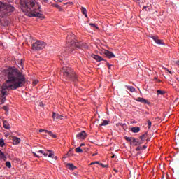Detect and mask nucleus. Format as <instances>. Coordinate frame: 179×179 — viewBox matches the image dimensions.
Here are the masks:
<instances>
[{
  "label": "nucleus",
  "instance_id": "1a4fd4ad",
  "mask_svg": "<svg viewBox=\"0 0 179 179\" xmlns=\"http://www.w3.org/2000/svg\"><path fill=\"white\" fill-rule=\"evenodd\" d=\"M76 138L78 139H81V140L86 139V131H83L77 134Z\"/></svg>",
  "mask_w": 179,
  "mask_h": 179
},
{
  "label": "nucleus",
  "instance_id": "9d476101",
  "mask_svg": "<svg viewBox=\"0 0 179 179\" xmlns=\"http://www.w3.org/2000/svg\"><path fill=\"white\" fill-rule=\"evenodd\" d=\"M92 57L94 58L96 61H98V62H100V61H104V59L99 55H92Z\"/></svg>",
  "mask_w": 179,
  "mask_h": 179
},
{
  "label": "nucleus",
  "instance_id": "393cba45",
  "mask_svg": "<svg viewBox=\"0 0 179 179\" xmlns=\"http://www.w3.org/2000/svg\"><path fill=\"white\" fill-rule=\"evenodd\" d=\"M104 125H108V121L104 120L103 123L100 124L101 127H104Z\"/></svg>",
  "mask_w": 179,
  "mask_h": 179
},
{
  "label": "nucleus",
  "instance_id": "79ce46f5",
  "mask_svg": "<svg viewBox=\"0 0 179 179\" xmlns=\"http://www.w3.org/2000/svg\"><path fill=\"white\" fill-rule=\"evenodd\" d=\"M52 138H57V135H55V134H53L52 135Z\"/></svg>",
  "mask_w": 179,
  "mask_h": 179
},
{
  "label": "nucleus",
  "instance_id": "f03ea898",
  "mask_svg": "<svg viewBox=\"0 0 179 179\" xmlns=\"http://www.w3.org/2000/svg\"><path fill=\"white\" fill-rule=\"evenodd\" d=\"M20 5L22 11L29 13L28 16L44 19L43 14L40 13L41 8L38 3H36V0H21Z\"/></svg>",
  "mask_w": 179,
  "mask_h": 179
},
{
  "label": "nucleus",
  "instance_id": "4c0bfd02",
  "mask_svg": "<svg viewBox=\"0 0 179 179\" xmlns=\"http://www.w3.org/2000/svg\"><path fill=\"white\" fill-rule=\"evenodd\" d=\"M45 131H48V130H45V129H41L39 130V132H45Z\"/></svg>",
  "mask_w": 179,
  "mask_h": 179
},
{
  "label": "nucleus",
  "instance_id": "a18cd8bd",
  "mask_svg": "<svg viewBox=\"0 0 179 179\" xmlns=\"http://www.w3.org/2000/svg\"><path fill=\"white\" fill-rule=\"evenodd\" d=\"M144 137H145V134L141 136V139H143Z\"/></svg>",
  "mask_w": 179,
  "mask_h": 179
},
{
  "label": "nucleus",
  "instance_id": "58836bf2",
  "mask_svg": "<svg viewBox=\"0 0 179 179\" xmlns=\"http://www.w3.org/2000/svg\"><path fill=\"white\" fill-rule=\"evenodd\" d=\"M55 6L56 8H58L59 9H61V7H59V6L58 4H55Z\"/></svg>",
  "mask_w": 179,
  "mask_h": 179
},
{
  "label": "nucleus",
  "instance_id": "aec40b11",
  "mask_svg": "<svg viewBox=\"0 0 179 179\" xmlns=\"http://www.w3.org/2000/svg\"><path fill=\"white\" fill-rule=\"evenodd\" d=\"M37 153H41V155H44L45 156V157H47V156H48V153H45V152H44V150H38V151H37Z\"/></svg>",
  "mask_w": 179,
  "mask_h": 179
},
{
  "label": "nucleus",
  "instance_id": "a211bd4d",
  "mask_svg": "<svg viewBox=\"0 0 179 179\" xmlns=\"http://www.w3.org/2000/svg\"><path fill=\"white\" fill-rule=\"evenodd\" d=\"M81 12H82L83 15H84L85 16V17H87V10H86V8L85 7H82Z\"/></svg>",
  "mask_w": 179,
  "mask_h": 179
},
{
  "label": "nucleus",
  "instance_id": "dca6fc26",
  "mask_svg": "<svg viewBox=\"0 0 179 179\" xmlns=\"http://www.w3.org/2000/svg\"><path fill=\"white\" fill-rule=\"evenodd\" d=\"M137 101H139L140 103H144V104H148L149 103L146 99L141 97L137 99Z\"/></svg>",
  "mask_w": 179,
  "mask_h": 179
},
{
  "label": "nucleus",
  "instance_id": "b1692460",
  "mask_svg": "<svg viewBox=\"0 0 179 179\" xmlns=\"http://www.w3.org/2000/svg\"><path fill=\"white\" fill-rule=\"evenodd\" d=\"M48 152H49V155H48V157H54V152L51 151V150H48Z\"/></svg>",
  "mask_w": 179,
  "mask_h": 179
},
{
  "label": "nucleus",
  "instance_id": "bb28decb",
  "mask_svg": "<svg viewBox=\"0 0 179 179\" xmlns=\"http://www.w3.org/2000/svg\"><path fill=\"white\" fill-rule=\"evenodd\" d=\"M90 26H92V27L99 29V27L96 24L90 23Z\"/></svg>",
  "mask_w": 179,
  "mask_h": 179
},
{
  "label": "nucleus",
  "instance_id": "cd10ccee",
  "mask_svg": "<svg viewBox=\"0 0 179 179\" xmlns=\"http://www.w3.org/2000/svg\"><path fill=\"white\" fill-rule=\"evenodd\" d=\"M45 134H48V135H49L50 136H52V131H45Z\"/></svg>",
  "mask_w": 179,
  "mask_h": 179
},
{
  "label": "nucleus",
  "instance_id": "6e6d98bb",
  "mask_svg": "<svg viewBox=\"0 0 179 179\" xmlns=\"http://www.w3.org/2000/svg\"><path fill=\"white\" fill-rule=\"evenodd\" d=\"M62 60L64 59V57H62Z\"/></svg>",
  "mask_w": 179,
  "mask_h": 179
},
{
  "label": "nucleus",
  "instance_id": "2eb2a0df",
  "mask_svg": "<svg viewBox=\"0 0 179 179\" xmlns=\"http://www.w3.org/2000/svg\"><path fill=\"white\" fill-rule=\"evenodd\" d=\"M66 167H67V169H69V170L76 169V166H75V165H73V164H71V163L67 164Z\"/></svg>",
  "mask_w": 179,
  "mask_h": 179
},
{
  "label": "nucleus",
  "instance_id": "3c124183",
  "mask_svg": "<svg viewBox=\"0 0 179 179\" xmlns=\"http://www.w3.org/2000/svg\"><path fill=\"white\" fill-rule=\"evenodd\" d=\"M146 8H147L146 6H144L143 9H146Z\"/></svg>",
  "mask_w": 179,
  "mask_h": 179
},
{
  "label": "nucleus",
  "instance_id": "f3484780",
  "mask_svg": "<svg viewBox=\"0 0 179 179\" xmlns=\"http://www.w3.org/2000/svg\"><path fill=\"white\" fill-rule=\"evenodd\" d=\"M131 129L134 132V134H138V132L141 131V129L138 127H132Z\"/></svg>",
  "mask_w": 179,
  "mask_h": 179
},
{
  "label": "nucleus",
  "instance_id": "e433bc0d",
  "mask_svg": "<svg viewBox=\"0 0 179 179\" xmlns=\"http://www.w3.org/2000/svg\"><path fill=\"white\" fill-rule=\"evenodd\" d=\"M99 166H101V167H107V165H103V163H99Z\"/></svg>",
  "mask_w": 179,
  "mask_h": 179
},
{
  "label": "nucleus",
  "instance_id": "0eeeda50",
  "mask_svg": "<svg viewBox=\"0 0 179 179\" xmlns=\"http://www.w3.org/2000/svg\"><path fill=\"white\" fill-rule=\"evenodd\" d=\"M52 118L54 120H66V116H64L62 115H59L55 112L52 113Z\"/></svg>",
  "mask_w": 179,
  "mask_h": 179
},
{
  "label": "nucleus",
  "instance_id": "8fccbe9b",
  "mask_svg": "<svg viewBox=\"0 0 179 179\" xmlns=\"http://www.w3.org/2000/svg\"><path fill=\"white\" fill-rule=\"evenodd\" d=\"M41 107H43L44 106L43 103H40Z\"/></svg>",
  "mask_w": 179,
  "mask_h": 179
},
{
  "label": "nucleus",
  "instance_id": "ea45409f",
  "mask_svg": "<svg viewBox=\"0 0 179 179\" xmlns=\"http://www.w3.org/2000/svg\"><path fill=\"white\" fill-rule=\"evenodd\" d=\"M52 159H55V160H58V157H57V156L54 157L53 156Z\"/></svg>",
  "mask_w": 179,
  "mask_h": 179
},
{
  "label": "nucleus",
  "instance_id": "a878e982",
  "mask_svg": "<svg viewBox=\"0 0 179 179\" xmlns=\"http://www.w3.org/2000/svg\"><path fill=\"white\" fill-rule=\"evenodd\" d=\"M6 167H8V169H10V167H12V164H10V162H6Z\"/></svg>",
  "mask_w": 179,
  "mask_h": 179
},
{
  "label": "nucleus",
  "instance_id": "39448f33",
  "mask_svg": "<svg viewBox=\"0 0 179 179\" xmlns=\"http://www.w3.org/2000/svg\"><path fill=\"white\" fill-rule=\"evenodd\" d=\"M15 10V7L12 6L10 4L6 5L5 3L0 1V12H3L6 13L7 12H13Z\"/></svg>",
  "mask_w": 179,
  "mask_h": 179
},
{
  "label": "nucleus",
  "instance_id": "c756f323",
  "mask_svg": "<svg viewBox=\"0 0 179 179\" xmlns=\"http://www.w3.org/2000/svg\"><path fill=\"white\" fill-rule=\"evenodd\" d=\"M32 153H33V155H34V156L35 157H38V158L41 157V155H37V153H36V152H32Z\"/></svg>",
  "mask_w": 179,
  "mask_h": 179
},
{
  "label": "nucleus",
  "instance_id": "9b49d317",
  "mask_svg": "<svg viewBox=\"0 0 179 179\" xmlns=\"http://www.w3.org/2000/svg\"><path fill=\"white\" fill-rule=\"evenodd\" d=\"M130 145H132L133 146H138V145H141V143H139V141L133 138V139L131 140V142L130 143Z\"/></svg>",
  "mask_w": 179,
  "mask_h": 179
},
{
  "label": "nucleus",
  "instance_id": "7ed1b4c3",
  "mask_svg": "<svg viewBox=\"0 0 179 179\" xmlns=\"http://www.w3.org/2000/svg\"><path fill=\"white\" fill-rule=\"evenodd\" d=\"M62 72H63L64 76H65L67 79H69V78H73L74 80H76L78 78L75 75V72H73V71H72L71 68L63 67Z\"/></svg>",
  "mask_w": 179,
  "mask_h": 179
},
{
  "label": "nucleus",
  "instance_id": "603ef678",
  "mask_svg": "<svg viewBox=\"0 0 179 179\" xmlns=\"http://www.w3.org/2000/svg\"><path fill=\"white\" fill-rule=\"evenodd\" d=\"M120 125H122V127H124V125H125V124H120Z\"/></svg>",
  "mask_w": 179,
  "mask_h": 179
},
{
  "label": "nucleus",
  "instance_id": "72a5a7b5",
  "mask_svg": "<svg viewBox=\"0 0 179 179\" xmlns=\"http://www.w3.org/2000/svg\"><path fill=\"white\" fill-rule=\"evenodd\" d=\"M37 83H38V80H34V81H33L34 86H36V85H37Z\"/></svg>",
  "mask_w": 179,
  "mask_h": 179
},
{
  "label": "nucleus",
  "instance_id": "de8ad7c7",
  "mask_svg": "<svg viewBox=\"0 0 179 179\" xmlns=\"http://www.w3.org/2000/svg\"><path fill=\"white\" fill-rule=\"evenodd\" d=\"M143 149H146V145H143Z\"/></svg>",
  "mask_w": 179,
  "mask_h": 179
},
{
  "label": "nucleus",
  "instance_id": "6ab92c4d",
  "mask_svg": "<svg viewBox=\"0 0 179 179\" xmlns=\"http://www.w3.org/2000/svg\"><path fill=\"white\" fill-rule=\"evenodd\" d=\"M0 159L1 160H6V157H5V154L0 150Z\"/></svg>",
  "mask_w": 179,
  "mask_h": 179
},
{
  "label": "nucleus",
  "instance_id": "5fc2aeb1",
  "mask_svg": "<svg viewBox=\"0 0 179 179\" xmlns=\"http://www.w3.org/2000/svg\"><path fill=\"white\" fill-rule=\"evenodd\" d=\"M114 157H115V156H114V155H113V156H112V159H114Z\"/></svg>",
  "mask_w": 179,
  "mask_h": 179
},
{
  "label": "nucleus",
  "instance_id": "423d86ee",
  "mask_svg": "<svg viewBox=\"0 0 179 179\" xmlns=\"http://www.w3.org/2000/svg\"><path fill=\"white\" fill-rule=\"evenodd\" d=\"M45 43L41 41H36L34 44H32V49L34 50H43L45 48Z\"/></svg>",
  "mask_w": 179,
  "mask_h": 179
},
{
  "label": "nucleus",
  "instance_id": "09e8293b",
  "mask_svg": "<svg viewBox=\"0 0 179 179\" xmlns=\"http://www.w3.org/2000/svg\"><path fill=\"white\" fill-rule=\"evenodd\" d=\"M97 155V153H94L92 154V156H96Z\"/></svg>",
  "mask_w": 179,
  "mask_h": 179
},
{
  "label": "nucleus",
  "instance_id": "49530a36",
  "mask_svg": "<svg viewBox=\"0 0 179 179\" xmlns=\"http://www.w3.org/2000/svg\"><path fill=\"white\" fill-rule=\"evenodd\" d=\"M80 147H82V146H85V143H82V144H80Z\"/></svg>",
  "mask_w": 179,
  "mask_h": 179
},
{
  "label": "nucleus",
  "instance_id": "4468645a",
  "mask_svg": "<svg viewBox=\"0 0 179 179\" xmlns=\"http://www.w3.org/2000/svg\"><path fill=\"white\" fill-rule=\"evenodd\" d=\"M3 127L6 129H9L10 128V125L9 124V122H8V121H6V120H4L3 122Z\"/></svg>",
  "mask_w": 179,
  "mask_h": 179
},
{
  "label": "nucleus",
  "instance_id": "20e7f679",
  "mask_svg": "<svg viewBox=\"0 0 179 179\" xmlns=\"http://www.w3.org/2000/svg\"><path fill=\"white\" fill-rule=\"evenodd\" d=\"M66 47H69V50L70 51H73V48H85V45H83V43L82 42H78V41L74 40L71 42L70 44H67Z\"/></svg>",
  "mask_w": 179,
  "mask_h": 179
},
{
  "label": "nucleus",
  "instance_id": "6e6552de",
  "mask_svg": "<svg viewBox=\"0 0 179 179\" xmlns=\"http://www.w3.org/2000/svg\"><path fill=\"white\" fill-rule=\"evenodd\" d=\"M103 52L108 58H115V55L110 51L104 50Z\"/></svg>",
  "mask_w": 179,
  "mask_h": 179
},
{
  "label": "nucleus",
  "instance_id": "37998d69",
  "mask_svg": "<svg viewBox=\"0 0 179 179\" xmlns=\"http://www.w3.org/2000/svg\"><path fill=\"white\" fill-rule=\"evenodd\" d=\"M55 1V2H61V1H62V0H54Z\"/></svg>",
  "mask_w": 179,
  "mask_h": 179
},
{
  "label": "nucleus",
  "instance_id": "7c9ffc66",
  "mask_svg": "<svg viewBox=\"0 0 179 179\" xmlns=\"http://www.w3.org/2000/svg\"><path fill=\"white\" fill-rule=\"evenodd\" d=\"M133 138H132V137H126V141H128L131 143V142H132Z\"/></svg>",
  "mask_w": 179,
  "mask_h": 179
},
{
  "label": "nucleus",
  "instance_id": "864d4df0",
  "mask_svg": "<svg viewBox=\"0 0 179 179\" xmlns=\"http://www.w3.org/2000/svg\"><path fill=\"white\" fill-rule=\"evenodd\" d=\"M115 173H118V171H117V170H115Z\"/></svg>",
  "mask_w": 179,
  "mask_h": 179
},
{
  "label": "nucleus",
  "instance_id": "ddd939ff",
  "mask_svg": "<svg viewBox=\"0 0 179 179\" xmlns=\"http://www.w3.org/2000/svg\"><path fill=\"white\" fill-rule=\"evenodd\" d=\"M21 140L20 138L17 137H13V145H19V143H20Z\"/></svg>",
  "mask_w": 179,
  "mask_h": 179
},
{
  "label": "nucleus",
  "instance_id": "4be33fe9",
  "mask_svg": "<svg viewBox=\"0 0 179 179\" xmlns=\"http://www.w3.org/2000/svg\"><path fill=\"white\" fill-rule=\"evenodd\" d=\"M128 90H130L131 92V93H134V92H135V87H132V86H127Z\"/></svg>",
  "mask_w": 179,
  "mask_h": 179
},
{
  "label": "nucleus",
  "instance_id": "c03bdc74",
  "mask_svg": "<svg viewBox=\"0 0 179 179\" xmlns=\"http://www.w3.org/2000/svg\"><path fill=\"white\" fill-rule=\"evenodd\" d=\"M136 150H141V148L140 147H138L137 148H136Z\"/></svg>",
  "mask_w": 179,
  "mask_h": 179
},
{
  "label": "nucleus",
  "instance_id": "2f4dec72",
  "mask_svg": "<svg viewBox=\"0 0 179 179\" xmlns=\"http://www.w3.org/2000/svg\"><path fill=\"white\" fill-rule=\"evenodd\" d=\"M148 129H150V128H152V122H150V120H148Z\"/></svg>",
  "mask_w": 179,
  "mask_h": 179
},
{
  "label": "nucleus",
  "instance_id": "4d7b16f0",
  "mask_svg": "<svg viewBox=\"0 0 179 179\" xmlns=\"http://www.w3.org/2000/svg\"><path fill=\"white\" fill-rule=\"evenodd\" d=\"M45 1H48V0H45Z\"/></svg>",
  "mask_w": 179,
  "mask_h": 179
},
{
  "label": "nucleus",
  "instance_id": "412c9836",
  "mask_svg": "<svg viewBox=\"0 0 179 179\" xmlns=\"http://www.w3.org/2000/svg\"><path fill=\"white\" fill-rule=\"evenodd\" d=\"M157 96H163V94H164V91L158 90H157Z\"/></svg>",
  "mask_w": 179,
  "mask_h": 179
},
{
  "label": "nucleus",
  "instance_id": "c85d7f7f",
  "mask_svg": "<svg viewBox=\"0 0 179 179\" xmlns=\"http://www.w3.org/2000/svg\"><path fill=\"white\" fill-rule=\"evenodd\" d=\"M5 145V142L3 139H0V146L2 148Z\"/></svg>",
  "mask_w": 179,
  "mask_h": 179
},
{
  "label": "nucleus",
  "instance_id": "f257e3e1",
  "mask_svg": "<svg viewBox=\"0 0 179 179\" xmlns=\"http://www.w3.org/2000/svg\"><path fill=\"white\" fill-rule=\"evenodd\" d=\"M6 83L1 87L0 96L1 97V104L6 101L5 96H8V90H15L18 87H22L26 83L24 75L15 67H10L5 70Z\"/></svg>",
  "mask_w": 179,
  "mask_h": 179
},
{
  "label": "nucleus",
  "instance_id": "a19ab883",
  "mask_svg": "<svg viewBox=\"0 0 179 179\" xmlns=\"http://www.w3.org/2000/svg\"><path fill=\"white\" fill-rule=\"evenodd\" d=\"M20 66H23V62H22V59L20 60Z\"/></svg>",
  "mask_w": 179,
  "mask_h": 179
},
{
  "label": "nucleus",
  "instance_id": "473e14b6",
  "mask_svg": "<svg viewBox=\"0 0 179 179\" xmlns=\"http://www.w3.org/2000/svg\"><path fill=\"white\" fill-rule=\"evenodd\" d=\"M93 164H100V162L96 161L90 163V166H93Z\"/></svg>",
  "mask_w": 179,
  "mask_h": 179
},
{
  "label": "nucleus",
  "instance_id": "13d9d810",
  "mask_svg": "<svg viewBox=\"0 0 179 179\" xmlns=\"http://www.w3.org/2000/svg\"><path fill=\"white\" fill-rule=\"evenodd\" d=\"M0 22H1V20H0Z\"/></svg>",
  "mask_w": 179,
  "mask_h": 179
},
{
  "label": "nucleus",
  "instance_id": "f704fd0d",
  "mask_svg": "<svg viewBox=\"0 0 179 179\" xmlns=\"http://www.w3.org/2000/svg\"><path fill=\"white\" fill-rule=\"evenodd\" d=\"M164 69H165V71L166 72H169V73H170L171 75V73H173V72H171V71L169 70V69H167V68H164Z\"/></svg>",
  "mask_w": 179,
  "mask_h": 179
},
{
  "label": "nucleus",
  "instance_id": "5701e85b",
  "mask_svg": "<svg viewBox=\"0 0 179 179\" xmlns=\"http://www.w3.org/2000/svg\"><path fill=\"white\" fill-rule=\"evenodd\" d=\"M76 153H83V150H82L80 148V147H78L76 148Z\"/></svg>",
  "mask_w": 179,
  "mask_h": 179
},
{
  "label": "nucleus",
  "instance_id": "f8f14e48",
  "mask_svg": "<svg viewBox=\"0 0 179 179\" xmlns=\"http://www.w3.org/2000/svg\"><path fill=\"white\" fill-rule=\"evenodd\" d=\"M151 38H152V40H154V41H155V43H156V44H159V45L163 44V41L157 38L156 36H152Z\"/></svg>",
  "mask_w": 179,
  "mask_h": 179
},
{
  "label": "nucleus",
  "instance_id": "c9c22d12",
  "mask_svg": "<svg viewBox=\"0 0 179 179\" xmlns=\"http://www.w3.org/2000/svg\"><path fill=\"white\" fill-rule=\"evenodd\" d=\"M107 66H108V69H111V66H113V64H110L107 63Z\"/></svg>",
  "mask_w": 179,
  "mask_h": 179
}]
</instances>
